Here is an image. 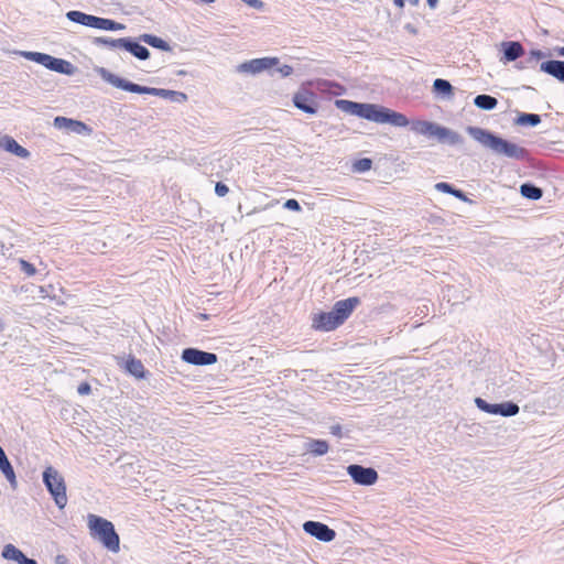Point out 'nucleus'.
Returning <instances> with one entry per match:
<instances>
[{
  "label": "nucleus",
  "mask_w": 564,
  "mask_h": 564,
  "mask_svg": "<svg viewBox=\"0 0 564 564\" xmlns=\"http://www.w3.org/2000/svg\"><path fill=\"white\" fill-rule=\"evenodd\" d=\"M86 520L90 536L108 551L118 553L120 550V538L115 530L113 523L94 513L87 514Z\"/></svg>",
  "instance_id": "obj_4"
},
{
  "label": "nucleus",
  "mask_w": 564,
  "mask_h": 564,
  "mask_svg": "<svg viewBox=\"0 0 564 564\" xmlns=\"http://www.w3.org/2000/svg\"><path fill=\"white\" fill-rule=\"evenodd\" d=\"M372 161L370 159H360L352 164V171L357 173H364L371 169Z\"/></svg>",
  "instance_id": "obj_34"
},
{
  "label": "nucleus",
  "mask_w": 564,
  "mask_h": 564,
  "mask_svg": "<svg viewBox=\"0 0 564 564\" xmlns=\"http://www.w3.org/2000/svg\"><path fill=\"white\" fill-rule=\"evenodd\" d=\"M541 122V118L539 115L535 113H521L518 119L517 123L521 126H536Z\"/></svg>",
  "instance_id": "obj_31"
},
{
  "label": "nucleus",
  "mask_w": 564,
  "mask_h": 564,
  "mask_svg": "<svg viewBox=\"0 0 564 564\" xmlns=\"http://www.w3.org/2000/svg\"><path fill=\"white\" fill-rule=\"evenodd\" d=\"M427 2V6L431 10H434L437 8L438 6V0H426Z\"/></svg>",
  "instance_id": "obj_41"
},
{
  "label": "nucleus",
  "mask_w": 564,
  "mask_h": 564,
  "mask_svg": "<svg viewBox=\"0 0 564 564\" xmlns=\"http://www.w3.org/2000/svg\"><path fill=\"white\" fill-rule=\"evenodd\" d=\"M358 302L356 297L338 301L330 312L315 314L312 318L313 328L322 332H329L337 328L348 318Z\"/></svg>",
  "instance_id": "obj_3"
},
{
  "label": "nucleus",
  "mask_w": 564,
  "mask_h": 564,
  "mask_svg": "<svg viewBox=\"0 0 564 564\" xmlns=\"http://www.w3.org/2000/svg\"><path fill=\"white\" fill-rule=\"evenodd\" d=\"M336 106L346 113L357 116L379 124H390L397 128H403L411 124V130L414 133L430 138H436V130L440 126L435 122L425 120L409 121L403 113L376 104H361L340 99L336 101Z\"/></svg>",
  "instance_id": "obj_1"
},
{
  "label": "nucleus",
  "mask_w": 564,
  "mask_h": 564,
  "mask_svg": "<svg viewBox=\"0 0 564 564\" xmlns=\"http://www.w3.org/2000/svg\"><path fill=\"white\" fill-rule=\"evenodd\" d=\"M43 482L52 495L56 506L64 509L67 503L66 485L62 474L52 466L43 471Z\"/></svg>",
  "instance_id": "obj_6"
},
{
  "label": "nucleus",
  "mask_w": 564,
  "mask_h": 564,
  "mask_svg": "<svg viewBox=\"0 0 564 564\" xmlns=\"http://www.w3.org/2000/svg\"><path fill=\"white\" fill-rule=\"evenodd\" d=\"M2 329H3V324H2V322L0 321V330H2Z\"/></svg>",
  "instance_id": "obj_46"
},
{
  "label": "nucleus",
  "mask_w": 564,
  "mask_h": 564,
  "mask_svg": "<svg viewBox=\"0 0 564 564\" xmlns=\"http://www.w3.org/2000/svg\"><path fill=\"white\" fill-rule=\"evenodd\" d=\"M276 72L282 76V77H288L290 76L292 73H293V68L290 66V65H282L280 66Z\"/></svg>",
  "instance_id": "obj_38"
},
{
  "label": "nucleus",
  "mask_w": 564,
  "mask_h": 564,
  "mask_svg": "<svg viewBox=\"0 0 564 564\" xmlns=\"http://www.w3.org/2000/svg\"><path fill=\"white\" fill-rule=\"evenodd\" d=\"M393 3L399 9H402L404 7V0H394Z\"/></svg>",
  "instance_id": "obj_43"
},
{
  "label": "nucleus",
  "mask_w": 564,
  "mask_h": 564,
  "mask_svg": "<svg viewBox=\"0 0 564 564\" xmlns=\"http://www.w3.org/2000/svg\"><path fill=\"white\" fill-rule=\"evenodd\" d=\"M475 404L477 405V408L486 413H489V414H498V411H499V404H491V403H488L487 401H485L484 399L481 398H476L475 399Z\"/></svg>",
  "instance_id": "obj_33"
},
{
  "label": "nucleus",
  "mask_w": 564,
  "mask_h": 564,
  "mask_svg": "<svg viewBox=\"0 0 564 564\" xmlns=\"http://www.w3.org/2000/svg\"><path fill=\"white\" fill-rule=\"evenodd\" d=\"M14 54L20 55L29 61L35 62L45 68L64 74L74 75L76 67L66 59L54 57L46 53L31 52V51H15Z\"/></svg>",
  "instance_id": "obj_5"
},
{
  "label": "nucleus",
  "mask_w": 564,
  "mask_h": 564,
  "mask_svg": "<svg viewBox=\"0 0 564 564\" xmlns=\"http://www.w3.org/2000/svg\"><path fill=\"white\" fill-rule=\"evenodd\" d=\"M96 73L106 83L112 85L116 88H120L126 91L156 96V97H161L164 99H170L174 102H185L187 100V96L184 93L163 89V88L140 86L138 84L128 82V80L115 75L113 73H111L110 70H108L105 67H97Z\"/></svg>",
  "instance_id": "obj_2"
},
{
  "label": "nucleus",
  "mask_w": 564,
  "mask_h": 564,
  "mask_svg": "<svg viewBox=\"0 0 564 564\" xmlns=\"http://www.w3.org/2000/svg\"><path fill=\"white\" fill-rule=\"evenodd\" d=\"M283 207L288 210L301 212V206L296 199L290 198L284 204Z\"/></svg>",
  "instance_id": "obj_36"
},
{
  "label": "nucleus",
  "mask_w": 564,
  "mask_h": 564,
  "mask_svg": "<svg viewBox=\"0 0 564 564\" xmlns=\"http://www.w3.org/2000/svg\"><path fill=\"white\" fill-rule=\"evenodd\" d=\"M347 473L357 485L371 486L378 480V473L371 467L352 464L347 467Z\"/></svg>",
  "instance_id": "obj_8"
},
{
  "label": "nucleus",
  "mask_w": 564,
  "mask_h": 564,
  "mask_svg": "<svg viewBox=\"0 0 564 564\" xmlns=\"http://www.w3.org/2000/svg\"><path fill=\"white\" fill-rule=\"evenodd\" d=\"M279 64L278 57H261L253 58L246 62L240 63L236 67V72L239 74H248V75H258L265 70L271 69L272 67Z\"/></svg>",
  "instance_id": "obj_7"
},
{
  "label": "nucleus",
  "mask_w": 564,
  "mask_h": 564,
  "mask_svg": "<svg viewBox=\"0 0 564 564\" xmlns=\"http://www.w3.org/2000/svg\"><path fill=\"white\" fill-rule=\"evenodd\" d=\"M419 1H420V0H404V3H405V2H408V3H410L411 6L416 7V6L419 4Z\"/></svg>",
  "instance_id": "obj_44"
},
{
  "label": "nucleus",
  "mask_w": 564,
  "mask_h": 564,
  "mask_svg": "<svg viewBox=\"0 0 564 564\" xmlns=\"http://www.w3.org/2000/svg\"><path fill=\"white\" fill-rule=\"evenodd\" d=\"M557 54L562 57H564V46L563 47H560L557 48Z\"/></svg>",
  "instance_id": "obj_45"
},
{
  "label": "nucleus",
  "mask_w": 564,
  "mask_h": 564,
  "mask_svg": "<svg viewBox=\"0 0 564 564\" xmlns=\"http://www.w3.org/2000/svg\"><path fill=\"white\" fill-rule=\"evenodd\" d=\"M123 43L124 44H123L122 48L128 51L129 53H131L137 58L142 59V61L149 58L150 52L145 46H143L128 37H124Z\"/></svg>",
  "instance_id": "obj_21"
},
{
  "label": "nucleus",
  "mask_w": 564,
  "mask_h": 564,
  "mask_svg": "<svg viewBox=\"0 0 564 564\" xmlns=\"http://www.w3.org/2000/svg\"><path fill=\"white\" fill-rule=\"evenodd\" d=\"M519 413V406L512 402L499 403L498 414L502 416H513Z\"/></svg>",
  "instance_id": "obj_32"
},
{
  "label": "nucleus",
  "mask_w": 564,
  "mask_h": 564,
  "mask_svg": "<svg viewBox=\"0 0 564 564\" xmlns=\"http://www.w3.org/2000/svg\"><path fill=\"white\" fill-rule=\"evenodd\" d=\"M215 192L218 196L223 197V196H226L229 192V188L227 185L223 184V183H217L216 186H215Z\"/></svg>",
  "instance_id": "obj_37"
},
{
  "label": "nucleus",
  "mask_w": 564,
  "mask_h": 564,
  "mask_svg": "<svg viewBox=\"0 0 564 564\" xmlns=\"http://www.w3.org/2000/svg\"><path fill=\"white\" fill-rule=\"evenodd\" d=\"M293 105L308 115H315L317 112V104L312 93L307 90H300L293 95Z\"/></svg>",
  "instance_id": "obj_13"
},
{
  "label": "nucleus",
  "mask_w": 564,
  "mask_h": 564,
  "mask_svg": "<svg viewBox=\"0 0 564 564\" xmlns=\"http://www.w3.org/2000/svg\"><path fill=\"white\" fill-rule=\"evenodd\" d=\"M53 124L56 129L64 130L68 133L78 135H89L91 133V129L83 121L62 116L55 117Z\"/></svg>",
  "instance_id": "obj_9"
},
{
  "label": "nucleus",
  "mask_w": 564,
  "mask_h": 564,
  "mask_svg": "<svg viewBox=\"0 0 564 564\" xmlns=\"http://www.w3.org/2000/svg\"><path fill=\"white\" fill-rule=\"evenodd\" d=\"M540 69L561 82H564V62L562 61H547L540 65Z\"/></svg>",
  "instance_id": "obj_17"
},
{
  "label": "nucleus",
  "mask_w": 564,
  "mask_h": 564,
  "mask_svg": "<svg viewBox=\"0 0 564 564\" xmlns=\"http://www.w3.org/2000/svg\"><path fill=\"white\" fill-rule=\"evenodd\" d=\"M0 148L7 152H10L18 158L29 159L31 153L28 149L20 145L10 135H0Z\"/></svg>",
  "instance_id": "obj_14"
},
{
  "label": "nucleus",
  "mask_w": 564,
  "mask_h": 564,
  "mask_svg": "<svg viewBox=\"0 0 564 564\" xmlns=\"http://www.w3.org/2000/svg\"><path fill=\"white\" fill-rule=\"evenodd\" d=\"M182 360L191 365L207 366L216 364L217 356L196 348H186L182 352Z\"/></svg>",
  "instance_id": "obj_10"
},
{
  "label": "nucleus",
  "mask_w": 564,
  "mask_h": 564,
  "mask_svg": "<svg viewBox=\"0 0 564 564\" xmlns=\"http://www.w3.org/2000/svg\"><path fill=\"white\" fill-rule=\"evenodd\" d=\"M435 139L449 145L459 144L462 142V137L456 131L442 126H438Z\"/></svg>",
  "instance_id": "obj_19"
},
{
  "label": "nucleus",
  "mask_w": 564,
  "mask_h": 564,
  "mask_svg": "<svg viewBox=\"0 0 564 564\" xmlns=\"http://www.w3.org/2000/svg\"><path fill=\"white\" fill-rule=\"evenodd\" d=\"M139 40L152 47L160 48L165 52L171 50L170 45L164 40L152 34H142Z\"/></svg>",
  "instance_id": "obj_22"
},
{
  "label": "nucleus",
  "mask_w": 564,
  "mask_h": 564,
  "mask_svg": "<svg viewBox=\"0 0 564 564\" xmlns=\"http://www.w3.org/2000/svg\"><path fill=\"white\" fill-rule=\"evenodd\" d=\"M435 189L441 193L451 194L463 202H469L467 196L462 191L454 188L448 183H445V182L436 183Z\"/></svg>",
  "instance_id": "obj_25"
},
{
  "label": "nucleus",
  "mask_w": 564,
  "mask_h": 564,
  "mask_svg": "<svg viewBox=\"0 0 564 564\" xmlns=\"http://www.w3.org/2000/svg\"><path fill=\"white\" fill-rule=\"evenodd\" d=\"M466 131L474 140L479 142L481 145L492 150L497 135L478 127H468Z\"/></svg>",
  "instance_id": "obj_16"
},
{
  "label": "nucleus",
  "mask_w": 564,
  "mask_h": 564,
  "mask_svg": "<svg viewBox=\"0 0 564 564\" xmlns=\"http://www.w3.org/2000/svg\"><path fill=\"white\" fill-rule=\"evenodd\" d=\"M127 370L137 378L144 377V367L138 359H130L127 361Z\"/></svg>",
  "instance_id": "obj_30"
},
{
  "label": "nucleus",
  "mask_w": 564,
  "mask_h": 564,
  "mask_svg": "<svg viewBox=\"0 0 564 564\" xmlns=\"http://www.w3.org/2000/svg\"><path fill=\"white\" fill-rule=\"evenodd\" d=\"M520 193L523 197L529 199H540L542 197V189L532 185V184H522L520 187Z\"/></svg>",
  "instance_id": "obj_28"
},
{
  "label": "nucleus",
  "mask_w": 564,
  "mask_h": 564,
  "mask_svg": "<svg viewBox=\"0 0 564 564\" xmlns=\"http://www.w3.org/2000/svg\"><path fill=\"white\" fill-rule=\"evenodd\" d=\"M1 556L7 561H13L18 564H37L35 560L26 557L20 549L10 543L3 546Z\"/></svg>",
  "instance_id": "obj_15"
},
{
  "label": "nucleus",
  "mask_w": 564,
  "mask_h": 564,
  "mask_svg": "<svg viewBox=\"0 0 564 564\" xmlns=\"http://www.w3.org/2000/svg\"><path fill=\"white\" fill-rule=\"evenodd\" d=\"M492 152L499 155H505L510 159H521L524 150L516 143L509 142L502 138L497 137L492 147Z\"/></svg>",
  "instance_id": "obj_12"
},
{
  "label": "nucleus",
  "mask_w": 564,
  "mask_h": 564,
  "mask_svg": "<svg viewBox=\"0 0 564 564\" xmlns=\"http://www.w3.org/2000/svg\"><path fill=\"white\" fill-rule=\"evenodd\" d=\"M433 90L436 94L443 95L446 97H452V95H453V87H452L451 83L445 79H442V78H437L434 80Z\"/></svg>",
  "instance_id": "obj_27"
},
{
  "label": "nucleus",
  "mask_w": 564,
  "mask_h": 564,
  "mask_svg": "<svg viewBox=\"0 0 564 564\" xmlns=\"http://www.w3.org/2000/svg\"><path fill=\"white\" fill-rule=\"evenodd\" d=\"M303 529L306 533L323 542H330L336 536V533L333 529L317 521H306L303 524Z\"/></svg>",
  "instance_id": "obj_11"
},
{
  "label": "nucleus",
  "mask_w": 564,
  "mask_h": 564,
  "mask_svg": "<svg viewBox=\"0 0 564 564\" xmlns=\"http://www.w3.org/2000/svg\"><path fill=\"white\" fill-rule=\"evenodd\" d=\"M341 429L339 425L332 426V434L340 436Z\"/></svg>",
  "instance_id": "obj_42"
},
{
  "label": "nucleus",
  "mask_w": 564,
  "mask_h": 564,
  "mask_svg": "<svg viewBox=\"0 0 564 564\" xmlns=\"http://www.w3.org/2000/svg\"><path fill=\"white\" fill-rule=\"evenodd\" d=\"M505 62H513L523 55L524 51L519 42H502Z\"/></svg>",
  "instance_id": "obj_18"
},
{
  "label": "nucleus",
  "mask_w": 564,
  "mask_h": 564,
  "mask_svg": "<svg viewBox=\"0 0 564 564\" xmlns=\"http://www.w3.org/2000/svg\"><path fill=\"white\" fill-rule=\"evenodd\" d=\"M123 42H124V37L111 39V37H105V36L96 37L94 41V43L97 45H105L110 48H122V46L124 44Z\"/></svg>",
  "instance_id": "obj_29"
},
{
  "label": "nucleus",
  "mask_w": 564,
  "mask_h": 564,
  "mask_svg": "<svg viewBox=\"0 0 564 564\" xmlns=\"http://www.w3.org/2000/svg\"><path fill=\"white\" fill-rule=\"evenodd\" d=\"M19 264H20L21 271L25 275L33 276L36 273L35 267L32 263L28 262L26 260L20 259Z\"/></svg>",
  "instance_id": "obj_35"
},
{
  "label": "nucleus",
  "mask_w": 564,
  "mask_h": 564,
  "mask_svg": "<svg viewBox=\"0 0 564 564\" xmlns=\"http://www.w3.org/2000/svg\"><path fill=\"white\" fill-rule=\"evenodd\" d=\"M93 17L94 15L84 13L82 11H76V10L68 11L66 13V18L69 21L85 25V26H89V28L91 26Z\"/></svg>",
  "instance_id": "obj_23"
},
{
  "label": "nucleus",
  "mask_w": 564,
  "mask_h": 564,
  "mask_svg": "<svg viewBox=\"0 0 564 564\" xmlns=\"http://www.w3.org/2000/svg\"><path fill=\"white\" fill-rule=\"evenodd\" d=\"M404 29L410 33V34H413V35H416L417 34V29L411 24V23H408L404 25Z\"/></svg>",
  "instance_id": "obj_40"
},
{
  "label": "nucleus",
  "mask_w": 564,
  "mask_h": 564,
  "mask_svg": "<svg viewBox=\"0 0 564 564\" xmlns=\"http://www.w3.org/2000/svg\"><path fill=\"white\" fill-rule=\"evenodd\" d=\"M328 448L327 442L321 440H311L306 444V449L316 456L325 455Z\"/></svg>",
  "instance_id": "obj_26"
},
{
  "label": "nucleus",
  "mask_w": 564,
  "mask_h": 564,
  "mask_svg": "<svg viewBox=\"0 0 564 564\" xmlns=\"http://www.w3.org/2000/svg\"><path fill=\"white\" fill-rule=\"evenodd\" d=\"M90 28L106 31H122L126 29V25L110 19L94 15Z\"/></svg>",
  "instance_id": "obj_20"
},
{
  "label": "nucleus",
  "mask_w": 564,
  "mask_h": 564,
  "mask_svg": "<svg viewBox=\"0 0 564 564\" xmlns=\"http://www.w3.org/2000/svg\"><path fill=\"white\" fill-rule=\"evenodd\" d=\"M474 104L476 107L482 110H492L494 108H496L498 100L489 95H478L474 99Z\"/></svg>",
  "instance_id": "obj_24"
},
{
  "label": "nucleus",
  "mask_w": 564,
  "mask_h": 564,
  "mask_svg": "<svg viewBox=\"0 0 564 564\" xmlns=\"http://www.w3.org/2000/svg\"><path fill=\"white\" fill-rule=\"evenodd\" d=\"M90 390L91 389H90V386L88 383H82L78 387V389H77L78 393L82 394V395L90 393Z\"/></svg>",
  "instance_id": "obj_39"
}]
</instances>
